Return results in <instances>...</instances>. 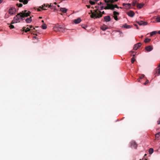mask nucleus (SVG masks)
I'll use <instances>...</instances> for the list:
<instances>
[{
  "label": "nucleus",
  "instance_id": "obj_40",
  "mask_svg": "<svg viewBox=\"0 0 160 160\" xmlns=\"http://www.w3.org/2000/svg\"><path fill=\"white\" fill-rule=\"evenodd\" d=\"M104 6H102L101 7V8H100V10H103V9H104L105 7L104 8Z\"/></svg>",
  "mask_w": 160,
  "mask_h": 160
},
{
  "label": "nucleus",
  "instance_id": "obj_60",
  "mask_svg": "<svg viewBox=\"0 0 160 160\" xmlns=\"http://www.w3.org/2000/svg\"><path fill=\"white\" fill-rule=\"evenodd\" d=\"M44 9V10H46V9Z\"/></svg>",
  "mask_w": 160,
  "mask_h": 160
},
{
  "label": "nucleus",
  "instance_id": "obj_11",
  "mask_svg": "<svg viewBox=\"0 0 160 160\" xmlns=\"http://www.w3.org/2000/svg\"><path fill=\"white\" fill-rule=\"evenodd\" d=\"M145 49L148 52H150L153 49V48L151 46H148L146 47Z\"/></svg>",
  "mask_w": 160,
  "mask_h": 160
},
{
  "label": "nucleus",
  "instance_id": "obj_58",
  "mask_svg": "<svg viewBox=\"0 0 160 160\" xmlns=\"http://www.w3.org/2000/svg\"><path fill=\"white\" fill-rule=\"evenodd\" d=\"M39 18H42V17H39Z\"/></svg>",
  "mask_w": 160,
  "mask_h": 160
},
{
  "label": "nucleus",
  "instance_id": "obj_19",
  "mask_svg": "<svg viewBox=\"0 0 160 160\" xmlns=\"http://www.w3.org/2000/svg\"><path fill=\"white\" fill-rule=\"evenodd\" d=\"M41 27L43 29H45L47 28V26L46 24L43 23L41 26Z\"/></svg>",
  "mask_w": 160,
  "mask_h": 160
},
{
  "label": "nucleus",
  "instance_id": "obj_27",
  "mask_svg": "<svg viewBox=\"0 0 160 160\" xmlns=\"http://www.w3.org/2000/svg\"><path fill=\"white\" fill-rule=\"evenodd\" d=\"M48 5V4H44L43 5H42V7H41V6L39 7V8H40L41 9H42V8H43L45 7H47Z\"/></svg>",
  "mask_w": 160,
  "mask_h": 160
},
{
  "label": "nucleus",
  "instance_id": "obj_5",
  "mask_svg": "<svg viewBox=\"0 0 160 160\" xmlns=\"http://www.w3.org/2000/svg\"><path fill=\"white\" fill-rule=\"evenodd\" d=\"M105 3H102V4L104 6L107 5V6L108 4H111V3H109V2L112 3L115 2L117 1L118 0H104Z\"/></svg>",
  "mask_w": 160,
  "mask_h": 160
},
{
  "label": "nucleus",
  "instance_id": "obj_33",
  "mask_svg": "<svg viewBox=\"0 0 160 160\" xmlns=\"http://www.w3.org/2000/svg\"><path fill=\"white\" fill-rule=\"evenodd\" d=\"M82 28L83 29H85L86 30V28L87 27V26L85 25H82L81 26Z\"/></svg>",
  "mask_w": 160,
  "mask_h": 160
},
{
  "label": "nucleus",
  "instance_id": "obj_7",
  "mask_svg": "<svg viewBox=\"0 0 160 160\" xmlns=\"http://www.w3.org/2000/svg\"><path fill=\"white\" fill-rule=\"evenodd\" d=\"M127 14L130 17H133L134 15V12L132 11H130L126 12Z\"/></svg>",
  "mask_w": 160,
  "mask_h": 160
},
{
  "label": "nucleus",
  "instance_id": "obj_48",
  "mask_svg": "<svg viewBox=\"0 0 160 160\" xmlns=\"http://www.w3.org/2000/svg\"><path fill=\"white\" fill-rule=\"evenodd\" d=\"M140 79H140V78L138 79V81L139 82H140Z\"/></svg>",
  "mask_w": 160,
  "mask_h": 160
},
{
  "label": "nucleus",
  "instance_id": "obj_32",
  "mask_svg": "<svg viewBox=\"0 0 160 160\" xmlns=\"http://www.w3.org/2000/svg\"><path fill=\"white\" fill-rule=\"evenodd\" d=\"M82 3L86 4L88 2V0H82Z\"/></svg>",
  "mask_w": 160,
  "mask_h": 160
},
{
  "label": "nucleus",
  "instance_id": "obj_52",
  "mask_svg": "<svg viewBox=\"0 0 160 160\" xmlns=\"http://www.w3.org/2000/svg\"><path fill=\"white\" fill-rule=\"evenodd\" d=\"M33 38H37V37L36 36H34V37H33Z\"/></svg>",
  "mask_w": 160,
  "mask_h": 160
},
{
  "label": "nucleus",
  "instance_id": "obj_6",
  "mask_svg": "<svg viewBox=\"0 0 160 160\" xmlns=\"http://www.w3.org/2000/svg\"><path fill=\"white\" fill-rule=\"evenodd\" d=\"M137 145L135 141H132L130 143V146L132 148H136L137 147Z\"/></svg>",
  "mask_w": 160,
  "mask_h": 160
},
{
  "label": "nucleus",
  "instance_id": "obj_46",
  "mask_svg": "<svg viewBox=\"0 0 160 160\" xmlns=\"http://www.w3.org/2000/svg\"><path fill=\"white\" fill-rule=\"evenodd\" d=\"M102 4V3L101 2H100L98 4V5H101Z\"/></svg>",
  "mask_w": 160,
  "mask_h": 160
},
{
  "label": "nucleus",
  "instance_id": "obj_14",
  "mask_svg": "<svg viewBox=\"0 0 160 160\" xmlns=\"http://www.w3.org/2000/svg\"><path fill=\"white\" fill-rule=\"evenodd\" d=\"M76 24H77L80 23V18H78V19H75L73 21Z\"/></svg>",
  "mask_w": 160,
  "mask_h": 160
},
{
  "label": "nucleus",
  "instance_id": "obj_31",
  "mask_svg": "<svg viewBox=\"0 0 160 160\" xmlns=\"http://www.w3.org/2000/svg\"><path fill=\"white\" fill-rule=\"evenodd\" d=\"M28 0H24L23 3L24 4H26L28 3Z\"/></svg>",
  "mask_w": 160,
  "mask_h": 160
},
{
  "label": "nucleus",
  "instance_id": "obj_45",
  "mask_svg": "<svg viewBox=\"0 0 160 160\" xmlns=\"http://www.w3.org/2000/svg\"><path fill=\"white\" fill-rule=\"evenodd\" d=\"M33 27L32 26H29V28H30V29H31Z\"/></svg>",
  "mask_w": 160,
  "mask_h": 160
},
{
  "label": "nucleus",
  "instance_id": "obj_26",
  "mask_svg": "<svg viewBox=\"0 0 160 160\" xmlns=\"http://www.w3.org/2000/svg\"><path fill=\"white\" fill-rule=\"evenodd\" d=\"M159 136H160V132L156 133L155 135L156 138H158Z\"/></svg>",
  "mask_w": 160,
  "mask_h": 160
},
{
  "label": "nucleus",
  "instance_id": "obj_57",
  "mask_svg": "<svg viewBox=\"0 0 160 160\" xmlns=\"http://www.w3.org/2000/svg\"><path fill=\"white\" fill-rule=\"evenodd\" d=\"M38 11H40V10L39 9H38Z\"/></svg>",
  "mask_w": 160,
  "mask_h": 160
},
{
  "label": "nucleus",
  "instance_id": "obj_43",
  "mask_svg": "<svg viewBox=\"0 0 160 160\" xmlns=\"http://www.w3.org/2000/svg\"><path fill=\"white\" fill-rule=\"evenodd\" d=\"M86 6L88 8H89L90 7V5H86Z\"/></svg>",
  "mask_w": 160,
  "mask_h": 160
},
{
  "label": "nucleus",
  "instance_id": "obj_34",
  "mask_svg": "<svg viewBox=\"0 0 160 160\" xmlns=\"http://www.w3.org/2000/svg\"><path fill=\"white\" fill-rule=\"evenodd\" d=\"M141 22H142V25H146L147 24V22H144L142 21H141Z\"/></svg>",
  "mask_w": 160,
  "mask_h": 160
},
{
  "label": "nucleus",
  "instance_id": "obj_10",
  "mask_svg": "<svg viewBox=\"0 0 160 160\" xmlns=\"http://www.w3.org/2000/svg\"><path fill=\"white\" fill-rule=\"evenodd\" d=\"M158 68L157 69L155 70V72L156 74H157V75H160V63L158 67Z\"/></svg>",
  "mask_w": 160,
  "mask_h": 160
},
{
  "label": "nucleus",
  "instance_id": "obj_51",
  "mask_svg": "<svg viewBox=\"0 0 160 160\" xmlns=\"http://www.w3.org/2000/svg\"><path fill=\"white\" fill-rule=\"evenodd\" d=\"M159 34H160V30L158 32Z\"/></svg>",
  "mask_w": 160,
  "mask_h": 160
},
{
  "label": "nucleus",
  "instance_id": "obj_16",
  "mask_svg": "<svg viewBox=\"0 0 160 160\" xmlns=\"http://www.w3.org/2000/svg\"><path fill=\"white\" fill-rule=\"evenodd\" d=\"M142 3H137V7L140 9L142 8L144 5Z\"/></svg>",
  "mask_w": 160,
  "mask_h": 160
},
{
  "label": "nucleus",
  "instance_id": "obj_30",
  "mask_svg": "<svg viewBox=\"0 0 160 160\" xmlns=\"http://www.w3.org/2000/svg\"><path fill=\"white\" fill-rule=\"evenodd\" d=\"M119 13L116 11L113 12V15L114 16H117V15H119Z\"/></svg>",
  "mask_w": 160,
  "mask_h": 160
},
{
  "label": "nucleus",
  "instance_id": "obj_20",
  "mask_svg": "<svg viewBox=\"0 0 160 160\" xmlns=\"http://www.w3.org/2000/svg\"><path fill=\"white\" fill-rule=\"evenodd\" d=\"M123 26V27L126 28H129L131 27V26L130 25H127L126 24L124 25Z\"/></svg>",
  "mask_w": 160,
  "mask_h": 160
},
{
  "label": "nucleus",
  "instance_id": "obj_13",
  "mask_svg": "<svg viewBox=\"0 0 160 160\" xmlns=\"http://www.w3.org/2000/svg\"><path fill=\"white\" fill-rule=\"evenodd\" d=\"M25 21H26V22L27 23H30L32 21L31 17H30L29 18H27L26 19Z\"/></svg>",
  "mask_w": 160,
  "mask_h": 160
},
{
  "label": "nucleus",
  "instance_id": "obj_29",
  "mask_svg": "<svg viewBox=\"0 0 160 160\" xmlns=\"http://www.w3.org/2000/svg\"><path fill=\"white\" fill-rule=\"evenodd\" d=\"M17 6L19 7H21L22 6V4L21 3L17 4Z\"/></svg>",
  "mask_w": 160,
  "mask_h": 160
},
{
  "label": "nucleus",
  "instance_id": "obj_8",
  "mask_svg": "<svg viewBox=\"0 0 160 160\" xmlns=\"http://www.w3.org/2000/svg\"><path fill=\"white\" fill-rule=\"evenodd\" d=\"M141 45V43L140 42L138 43L135 44L133 47V49L135 50H136Z\"/></svg>",
  "mask_w": 160,
  "mask_h": 160
},
{
  "label": "nucleus",
  "instance_id": "obj_21",
  "mask_svg": "<svg viewBox=\"0 0 160 160\" xmlns=\"http://www.w3.org/2000/svg\"><path fill=\"white\" fill-rule=\"evenodd\" d=\"M156 20L158 22H160V15H159L156 17Z\"/></svg>",
  "mask_w": 160,
  "mask_h": 160
},
{
  "label": "nucleus",
  "instance_id": "obj_54",
  "mask_svg": "<svg viewBox=\"0 0 160 160\" xmlns=\"http://www.w3.org/2000/svg\"><path fill=\"white\" fill-rule=\"evenodd\" d=\"M135 26H137V25L136 24H135Z\"/></svg>",
  "mask_w": 160,
  "mask_h": 160
},
{
  "label": "nucleus",
  "instance_id": "obj_47",
  "mask_svg": "<svg viewBox=\"0 0 160 160\" xmlns=\"http://www.w3.org/2000/svg\"><path fill=\"white\" fill-rule=\"evenodd\" d=\"M3 0H0V4L2 2Z\"/></svg>",
  "mask_w": 160,
  "mask_h": 160
},
{
  "label": "nucleus",
  "instance_id": "obj_53",
  "mask_svg": "<svg viewBox=\"0 0 160 160\" xmlns=\"http://www.w3.org/2000/svg\"><path fill=\"white\" fill-rule=\"evenodd\" d=\"M143 36H142H142H141V38H143Z\"/></svg>",
  "mask_w": 160,
  "mask_h": 160
},
{
  "label": "nucleus",
  "instance_id": "obj_42",
  "mask_svg": "<svg viewBox=\"0 0 160 160\" xmlns=\"http://www.w3.org/2000/svg\"><path fill=\"white\" fill-rule=\"evenodd\" d=\"M157 122L158 124H160V118L157 121Z\"/></svg>",
  "mask_w": 160,
  "mask_h": 160
},
{
  "label": "nucleus",
  "instance_id": "obj_39",
  "mask_svg": "<svg viewBox=\"0 0 160 160\" xmlns=\"http://www.w3.org/2000/svg\"><path fill=\"white\" fill-rule=\"evenodd\" d=\"M144 77V74H142V75L140 77V78L141 79H142V78H143Z\"/></svg>",
  "mask_w": 160,
  "mask_h": 160
},
{
  "label": "nucleus",
  "instance_id": "obj_12",
  "mask_svg": "<svg viewBox=\"0 0 160 160\" xmlns=\"http://www.w3.org/2000/svg\"><path fill=\"white\" fill-rule=\"evenodd\" d=\"M123 6L126 8H129L131 6V5L130 3H123Z\"/></svg>",
  "mask_w": 160,
  "mask_h": 160
},
{
  "label": "nucleus",
  "instance_id": "obj_28",
  "mask_svg": "<svg viewBox=\"0 0 160 160\" xmlns=\"http://www.w3.org/2000/svg\"><path fill=\"white\" fill-rule=\"evenodd\" d=\"M89 3L92 5H93L95 4V2L92 1L91 0H90L89 1Z\"/></svg>",
  "mask_w": 160,
  "mask_h": 160
},
{
  "label": "nucleus",
  "instance_id": "obj_2",
  "mask_svg": "<svg viewBox=\"0 0 160 160\" xmlns=\"http://www.w3.org/2000/svg\"><path fill=\"white\" fill-rule=\"evenodd\" d=\"M91 15H90L91 17L94 19L100 18L102 17L103 14H105L104 11L101 12L98 10H94L93 11L91 10Z\"/></svg>",
  "mask_w": 160,
  "mask_h": 160
},
{
  "label": "nucleus",
  "instance_id": "obj_15",
  "mask_svg": "<svg viewBox=\"0 0 160 160\" xmlns=\"http://www.w3.org/2000/svg\"><path fill=\"white\" fill-rule=\"evenodd\" d=\"M60 11L62 12L65 13L67 12V9L65 8H61L60 9Z\"/></svg>",
  "mask_w": 160,
  "mask_h": 160
},
{
  "label": "nucleus",
  "instance_id": "obj_22",
  "mask_svg": "<svg viewBox=\"0 0 160 160\" xmlns=\"http://www.w3.org/2000/svg\"><path fill=\"white\" fill-rule=\"evenodd\" d=\"M158 33L157 31H154L150 33V36H152L153 35L156 34Z\"/></svg>",
  "mask_w": 160,
  "mask_h": 160
},
{
  "label": "nucleus",
  "instance_id": "obj_3",
  "mask_svg": "<svg viewBox=\"0 0 160 160\" xmlns=\"http://www.w3.org/2000/svg\"><path fill=\"white\" fill-rule=\"evenodd\" d=\"M115 8H119V7L117 5H113L112 3L111 4H108V6L105 7V9H111L114 10Z\"/></svg>",
  "mask_w": 160,
  "mask_h": 160
},
{
  "label": "nucleus",
  "instance_id": "obj_17",
  "mask_svg": "<svg viewBox=\"0 0 160 160\" xmlns=\"http://www.w3.org/2000/svg\"><path fill=\"white\" fill-rule=\"evenodd\" d=\"M132 56H133V57L131 58V62L132 63H133L135 61V59L134 58V57H135V54H134L132 55Z\"/></svg>",
  "mask_w": 160,
  "mask_h": 160
},
{
  "label": "nucleus",
  "instance_id": "obj_4",
  "mask_svg": "<svg viewBox=\"0 0 160 160\" xmlns=\"http://www.w3.org/2000/svg\"><path fill=\"white\" fill-rule=\"evenodd\" d=\"M16 12V9L13 7L10 8L8 10V12L9 14L11 15L15 14Z\"/></svg>",
  "mask_w": 160,
  "mask_h": 160
},
{
  "label": "nucleus",
  "instance_id": "obj_35",
  "mask_svg": "<svg viewBox=\"0 0 160 160\" xmlns=\"http://www.w3.org/2000/svg\"><path fill=\"white\" fill-rule=\"evenodd\" d=\"M113 17L115 20L117 21L118 20V18L117 16H114Z\"/></svg>",
  "mask_w": 160,
  "mask_h": 160
},
{
  "label": "nucleus",
  "instance_id": "obj_50",
  "mask_svg": "<svg viewBox=\"0 0 160 160\" xmlns=\"http://www.w3.org/2000/svg\"><path fill=\"white\" fill-rule=\"evenodd\" d=\"M133 6H134L135 5V3H133Z\"/></svg>",
  "mask_w": 160,
  "mask_h": 160
},
{
  "label": "nucleus",
  "instance_id": "obj_56",
  "mask_svg": "<svg viewBox=\"0 0 160 160\" xmlns=\"http://www.w3.org/2000/svg\"><path fill=\"white\" fill-rule=\"evenodd\" d=\"M42 22H44V21H43V20H42Z\"/></svg>",
  "mask_w": 160,
  "mask_h": 160
},
{
  "label": "nucleus",
  "instance_id": "obj_38",
  "mask_svg": "<svg viewBox=\"0 0 160 160\" xmlns=\"http://www.w3.org/2000/svg\"><path fill=\"white\" fill-rule=\"evenodd\" d=\"M137 22L140 25H142V22H141V21L140 22Z\"/></svg>",
  "mask_w": 160,
  "mask_h": 160
},
{
  "label": "nucleus",
  "instance_id": "obj_1",
  "mask_svg": "<svg viewBox=\"0 0 160 160\" xmlns=\"http://www.w3.org/2000/svg\"><path fill=\"white\" fill-rule=\"evenodd\" d=\"M30 13V12L29 11L27 12L26 10H24L19 13L14 18L11 24L20 22L21 21L23 20L25 17H27L29 16Z\"/></svg>",
  "mask_w": 160,
  "mask_h": 160
},
{
  "label": "nucleus",
  "instance_id": "obj_25",
  "mask_svg": "<svg viewBox=\"0 0 160 160\" xmlns=\"http://www.w3.org/2000/svg\"><path fill=\"white\" fill-rule=\"evenodd\" d=\"M101 29L103 31H105L108 28V27H106V26L105 27H101Z\"/></svg>",
  "mask_w": 160,
  "mask_h": 160
},
{
  "label": "nucleus",
  "instance_id": "obj_9",
  "mask_svg": "<svg viewBox=\"0 0 160 160\" xmlns=\"http://www.w3.org/2000/svg\"><path fill=\"white\" fill-rule=\"evenodd\" d=\"M104 20L106 22H109L111 20V18L109 16H105L104 17Z\"/></svg>",
  "mask_w": 160,
  "mask_h": 160
},
{
  "label": "nucleus",
  "instance_id": "obj_37",
  "mask_svg": "<svg viewBox=\"0 0 160 160\" xmlns=\"http://www.w3.org/2000/svg\"><path fill=\"white\" fill-rule=\"evenodd\" d=\"M9 27L10 29H12L14 28V26L11 24L9 26Z\"/></svg>",
  "mask_w": 160,
  "mask_h": 160
},
{
  "label": "nucleus",
  "instance_id": "obj_36",
  "mask_svg": "<svg viewBox=\"0 0 160 160\" xmlns=\"http://www.w3.org/2000/svg\"><path fill=\"white\" fill-rule=\"evenodd\" d=\"M149 82V80H147L146 82L144 83V84L145 85L147 84Z\"/></svg>",
  "mask_w": 160,
  "mask_h": 160
},
{
  "label": "nucleus",
  "instance_id": "obj_59",
  "mask_svg": "<svg viewBox=\"0 0 160 160\" xmlns=\"http://www.w3.org/2000/svg\"><path fill=\"white\" fill-rule=\"evenodd\" d=\"M60 14L61 15H62V13H61Z\"/></svg>",
  "mask_w": 160,
  "mask_h": 160
},
{
  "label": "nucleus",
  "instance_id": "obj_23",
  "mask_svg": "<svg viewBox=\"0 0 160 160\" xmlns=\"http://www.w3.org/2000/svg\"><path fill=\"white\" fill-rule=\"evenodd\" d=\"M151 40V39H150L147 38L144 40V42L145 43L149 42Z\"/></svg>",
  "mask_w": 160,
  "mask_h": 160
},
{
  "label": "nucleus",
  "instance_id": "obj_49",
  "mask_svg": "<svg viewBox=\"0 0 160 160\" xmlns=\"http://www.w3.org/2000/svg\"><path fill=\"white\" fill-rule=\"evenodd\" d=\"M132 52V53H136V52Z\"/></svg>",
  "mask_w": 160,
  "mask_h": 160
},
{
  "label": "nucleus",
  "instance_id": "obj_24",
  "mask_svg": "<svg viewBox=\"0 0 160 160\" xmlns=\"http://www.w3.org/2000/svg\"><path fill=\"white\" fill-rule=\"evenodd\" d=\"M153 148H151L149 149V153L150 154H152L153 153Z\"/></svg>",
  "mask_w": 160,
  "mask_h": 160
},
{
  "label": "nucleus",
  "instance_id": "obj_44",
  "mask_svg": "<svg viewBox=\"0 0 160 160\" xmlns=\"http://www.w3.org/2000/svg\"><path fill=\"white\" fill-rule=\"evenodd\" d=\"M24 0H19V2H23Z\"/></svg>",
  "mask_w": 160,
  "mask_h": 160
},
{
  "label": "nucleus",
  "instance_id": "obj_41",
  "mask_svg": "<svg viewBox=\"0 0 160 160\" xmlns=\"http://www.w3.org/2000/svg\"><path fill=\"white\" fill-rule=\"evenodd\" d=\"M53 5H52V4H51L49 6V8H53Z\"/></svg>",
  "mask_w": 160,
  "mask_h": 160
},
{
  "label": "nucleus",
  "instance_id": "obj_55",
  "mask_svg": "<svg viewBox=\"0 0 160 160\" xmlns=\"http://www.w3.org/2000/svg\"><path fill=\"white\" fill-rule=\"evenodd\" d=\"M54 4H55V5H56V2H55V3H54Z\"/></svg>",
  "mask_w": 160,
  "mask_h": 160
},
{
  "label": "nucleus",
  "instance_id": "obj_61",
  "mask_svg": "<svg viewBox=\"0 0 160 160\" xmlns=\"http://www.w3.org/2000/svg\"><path fill=\"white\" fill-rule=\"evenodd\" d=\"M145 160H147V159H145Z\"/></svg>",
  "mask_w": 160,
  "mask_h": 160
},
{
  "label": "nucleus",
  "instance_id": "obj_18",
  "mask_svg": "<svg viewBox=\"0 0 160 160\" xmlns=\"http://www.w3.org/2000/svg\"><path fill=\"white\" fill-rule=\"evenodd\" d=\"M23 30L25 31V32H27L28 31H29L30 30V28H29V27H27L26 28L25 27H24L23 28Z\"/></svg>",
  "mask_w": 160,
  "mask_h": 160
}]
</instances>
